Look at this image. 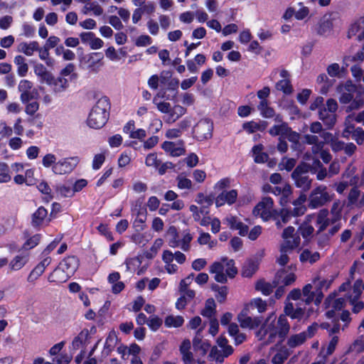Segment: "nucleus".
Instances as JSON below:
<instances>
[{
    "instance_id": "29",
    "label": "nucleus",
    "mask_w": 364,
    "mask_h": 364,
    "mask_svg": "<svg viewBox=\"0 0 364 364\" xmlns=\"http://www.w3.org/2000/svg\"><path fill=\"white\" fill-rule=\"evenodd\" d=\"M26 58L22 55H16L14 58V63L17 66V74L20 77H25L28 71V65Z\"/></svg>"
},
{
    "instance_id": "25",
    "label": "nucleus",
    "mask_w": 364,
    "mask_h": 364,
    "mask_svg": "<svg viewBox=\"0 0 364 364\" xmlns=\"http://www.w3.org/2000/svg\"><path fill=\"white\" fill-rule=\"evenodd\" d=\"M328 211L327 209H322L319 211L316 218V225H318L317 234L323 232L329 225V220L327 218Z\"/></svg>"
},
{
    "instance_id": "21",
    "label": "nucleus",
    "mask_w": 364,
    "mask_h": 364,
    "mask_svg": "<svg viewBox=\"0 0 364 364\" xmlns=\"http://www.w3.org/2000/svg\"><path fill=\"white\" fill-rule=\"evenodd\" d=\"M279 346L280 347L277 352L272 358L271 362L272 364H284L292 353L286 346H282L281 344Z\"/></svg>"
},
{
    "instance_id": "28",
    "label": "nucleus",
    "mask_w": 364,
    "mask_h": 364,
    "mask_svg": "<svg viewBox=\"0 0 364 364\" xmlns=\"http://www.w3.org/2000/svg\"><path fill=\"white\" fill-rule=\"evenodd\" d=\"M326 297L323 301V306L325 309H328L332 304V308L336 311L341 310L345 305L344 297Z\"/></svg>"
},
{
    "instance_id": "51",
    "label": "nucleus",
    "mask_w": 364,
    "mask_h": 364,
    "mask_svg": "<svg viewBox=\"0 0 364 364\" xmlns=\"http://www.w3.org/2000/svg\"><path fill=\"white\" fill-rule=\"evenodd\" d=\"M140 350V347L136 343L132 344L128 349L124 348V349L122 350L120 348H118L119 353H122L123 356H124L126 351H127V353L132 355V357L138 356Z\"/></svg>"
},
{
    "instance_id": "60",
    "label": "nucleus",
    "mask_w": 364,
    "mask_h": 364,
    "mask_svg": "<svg viewBox=\"0 0 364 364\" xmlns=\"http://www.w3.org/2000/svg\"><path fill=\"white\" fill-rule=\"evenodd\" d=\"M33 87V82L28 80H21L18 86V90L21 93L31 91Z\"/></svg>"
},
{
    "instance_id": "57",
    "label": "nucleus",
    "mask_w": 364,
    "mask_h": 364,
    "mask_svg": "<svg viewBox=\"0 0 364 364\" xmlns=\"http://www.w3.org/2000/svg\"><path fill=\"white\" fill-rule=\"evenodd\" d=\"M162 324V320L158 316L151 317L148 321V326L154 331H157Z\"/></svg>"
},
{
    "instance_id": "23",
    "label": "nucleus",
    "mask_w": 364,
    "mask_h": 364,
    "mask_svg": "<svg viewBox=\"0 0 364 364\" xmlns=\"http://www.w3.org/2000/svg\"><path fill=\"white\" fill-rule=\"evenodd\" d=\"M313 283L315 286V289L310 296H324L323 290L326 291L330 287L332 280H320L319 279H316L313 281Z\"/></svg>"
},
{
    "instance_id": "12",
    "label": "nucleus",
    "mask_w": 364,
    "mask_h": 364,
    "mask_svg": "<svg viewBox=\"0 0 364 364\" xmlns=\"http://www.w3.org/2000/svg\"><path fill=\"white\" fill-rule=\"evenodd\" d=\"M301 297H287L288 301L285 303L284 306V316H289L291 319H298L301 320L304 315L305 313V309L301 307H296L294 308V304L289 301V300H297L300 299Z\"/></svg>"
},
{
    "instance_id": "33",
    "label": "nucleus",
    "mask_w": 364,
    "mask_h": 364,
    "mask_svg": "<svg viewBox=\"0 0 364 364\" xmlns=\"http://www.w3.org/2000/svg\"><path fill=\"white\" fill-rule=\"evenodd\" d=\"M39 49V44L37 41H31L29 43L23 42L19 44L18 50L27 56H31L33 52Z\"/></svg>"
},
{
    "instance_id": "42",
    "label": "nucleus",
    "mask_w": 364,
    "mask_h": 364,
    "mask_svg": "<svg viewBox=\"0 0 364 364\" xmlns=\"http://www.w3.org/2000/svg\"><path fill=\"white\" fill-rule=\"evenodd\" d=\"M103 54L102 53H92L85 56H83L82 58L85 59V63H90L89 68L94 67L97 63H98L102 58Z\"/></svg>"
},
{
    "instance_id": "53",
    "label": "nucleus",
    "mask_w": 364,
    "mask_h": 364,
    "mask_svg": "<svg viewBox=\"0 0 364 364\" xmlns=\"http://www.w3.org/2000/svg\"><path fill=\"white\" fill-rule=\"evenodd\" d=\"M282 160H285V162L279 164L280 170L285 169L287 171H291L296 165V160L293 158L287 159L284 157Z\"/></svg>"
},
{
    "instance_id": "54",
    "label": "nucleus",
    "mask_w": 364,
    "mask_h": 364,
    "mask_svg": "<svg viewBox=\"0 0 364 364\" xmlns=\"http://www.w3.org/2000/svg\"><path fill=\"white\" fill-rule=\"evenodd\" d=\"M44 270L45 268L43 267L42 265H40L38 264L28 275V280L29 282H33L36 280L38 277H40L43 273Z\"/></svg>"
},
{
    "instance_id": "18",
    "label": "nucleus",
    "mask_w": 364,
    "mask_h": 364,
    "mask_svg": "<svg viewBox=\"0 0 364 364\" xmlns=\"http://www.w3.org/2000/svg\"><path fill=\"white\" fill-rule=\"evenodd\" d=\"M224 265L220 262H214L210 267L209 272L210 274H215V280L219 283H225L227 282V276L224 274Z\"/></svg>"
},
{
    "instance_id": "19",
    "label": "nucleus",
    "mask_w": 364,
    "mask_h": 364,
    "mask_svg": "<svg viewBox=\"0 0 364 364\" xmlns=\"http://www.w3.org/2000/svg\"><path fill=\"white\" fill-rule=\"evenodd\" d=\"M232 318V314L229 313V321ZM229 336L233 337L235 345L238 346L242 343L246 339V335L240 333L238 326L235 323L229 322Z\"/></svg>"
},
{
    "instance_id": "45",
    "label": "nucleus",
    "mask_w": 364,
    "mask_h": 364,
    "mask_svg": "<svg viewBox=\"0 0 364 364\" xmlns=\"http://www.w3.org/2000/svg\"><path fill=\"white\" fill-rule=\"evenodd\" d=\"M92 11L95 16H100L103 13L102 8L96 1L87 3L84 7L83 13L87 14V11Z\"/></svg>"
},
{
    "instance_id": "49",
    "label": "nucleus",
    "mask_w": 364,
    "mask_h": 364,
    "mask_svg": "<svg viewBox=\"0 0 364 364\" xmlns=\"http://www.w3.org/2000/svg\"><path fill=\"white\" fill-rule=\"evenodd\" d=\"M287 132V124L284 123L281 125H274L269 130V133L272 136H278L284 134Z\"/></svg>"
},
{
    "instance_id": "24",
    "label": "nucleus",
    "mask_w": 364,
    "mask_h": 364,
    "mask_svg": "<svg viewBox=\"0 0 364 364\" xmlns=\"http://www.w3.org/2000/svg\"><path fill=\"white\" fill-rule=\"evenodd\" d=\"M306 334L304 333H299L293 334L289 337L287 341V347L292 349L303 345L306 342Z\"/></svg>"
},
{
    "instance_id": "32",
    "label": "nucleus",
    "mask_w": 364,
    "mask_h": 364,
    "mask_svg": "<svg viewBox=\"0 0 364 364\" xmlns=\"http://www.w3.org/2000/svg\"><path fill=\"white\" fill-rule=\"evenodd\" d=\"M258 269V264L252 259L248 260L242 267V276L243 277H251Z\"/></svg>"
},
{
    "instance_id": "22",
    "label": "nucleus",
    "mask_w": 364,
    "mask_h": 364,
    "mask_svg": "<svg viewBox=\"0 0 364 364\" xmlns=\"http://www.w3.org/2000/svg\"><path fill=\"white\" fill-rule=\"evenodd\" d=\"M229 228L232 230H238V234L242 237L246 236L249 230L248 225L243 223L235 216L229 218Z\"/></svg>"
},
{
    "instance_id": "38",
    "label": "nucleus",
    "mask_w": 364,
    "mask_h": 364,
    "mask_svg": "<svg viewBox=\"0 0 364 364\" xmlns=\"http://www.w3.org/2000/svg\"><path fill=\"white\" fill-rule=\"evenodd\" d=\"M245 306H248L250 310L256 308L258 312L262 313L267 310V304L260 297H257L252 299L250 304H246Z\"/></svg>"
},
{
    "instance_id": "9",
    "label": "nucleus",
    "mask_w": 364,
    "mask_h": 364,
    "mask_svg": "<svg viewBox=\"0 0 364 364\" xmlns=\"http://www.w3.org/2000/svg\"><path fill=\"white\" fill-rule=\"evenodd\" d=\"M80 162L78 156H73L59 161L53 166V171L55 174H65L70 173Z\"/></svg>"
},
{
    "instance_id": "10",
    "label": "nucleus",
    "mask_w": 364,
    "mask_h": 364,
    "mask_svg": "<svg viewBox=\"0 0 364 364\" xmlns=\"http://www.w3.org/2000/svg\"><path fill=\"white\" fill-rule=\"evenodd\" d=\"M133 213L136 214V218L133 223V226L136 231H142L144 229V225L146 220V208L142 206V202L138 200L134 207L132 208Z\"/></svg>"
},
{
    "instance_id": "31",
    "label": "nucleus",
    "mask_w": 364,
    "mask_h": 364,
    "mask_svg": "<svg viewBox=\"0 0 364 364\" xmlns=\"http://www.w3.org/2000/svg\"><path fill=\"white\" fill-rule=\"evenodd\" d=\"M215 303L213 298H209L206 302L203 309L200 311V314L210 319L215 318Z\"/></svg>"
},
{
    "instance_id": "59",
    "label": "nucleus",
    "mask_w": 364,
    "mask_h": 364,
    "mask_svg": "<svg viewBox=\"0 0 364 364\" xmlns=\"http://www.w3.org/2000/svg\"><path fill=\"white\" fill-rule=\"evenodd\" d=\"M350 299V303L353 305L352 311L353 313H359L364 308V303L361 301H358L360 297H348Z\"/></svg>"
},
{
    "instance_id": "40",
    "label": "nucleus",
    "mask_w": 364,
    "mask_h": 364,
    "mask_svg": "<svg viewBox=\"0 0 364 364\" xmlns=\"http://www.w3.org/2000/svg\"><path fill=\"white\" fill-rule=\"evenodd\" d=\"M364 23V17H360L359 19L352 23L348 30L347 37L350 39L355 36L360 30L361 25Z\"/></svg>"
},
{
    "instance_id": "62",
    "label": "nucleus",
    "mask_w": 364,
    "mask_h": 364,
    "mask_svg": "<svg viewBox=\"0 0 364 364\" xmlns=\"http://www.w3.org/2000/svg\"><path fill=\"white\" fill-rule=\"evenodd\" d=\"M261 233H262V227L259 225H256V226H254L250 230V232L248 231V233L247 235L248 236V238L250 240L255 241L259 237V236L261 235Z\"/></svg>"
},
{
    "instance_id": "41",
    "label": "nucleus",
    "mask_w": 364,
    "mask_h": 364,
    "mask_svg": "<svg viewBox=\"0 0 364 364\" xmlns=\"http://www.w3.org/2000/svg\"><path fill=\"white\" fill-rule=\"evenodd\" d=\"M27 262V258L25 256L17 255L10 262L9 267L11 270H19Z\"/></svg>"
},
{
    "instance_id": "16",
    "label": "nucleus",
    "mask_w": 364,
    "mask_h": 364,
    "mask_svg": "<svg viewBox=\"0 0 364 364\" xmlns=\"http://www.w3.org/2000/svg\"><path fill=\"white\" fill-rule=\"evenodd\" d=\"M276 327L277 328L279 338V341L277 342L276 346H279L285 340L290 330V325L287 317L284 315L279 316L277 321V326Z\"/></svg>"
},
{
    "instance_id": "7",
    "label": "nucleus",
    "mask_w": 364,
    "mask_h": 364,
    "mask_svg": "<svg viewBox=\"0 0 364 364\" xmlns=\"http://www.w3.org/2000/svg\"><path fill=\"white\" fill-rule=\"evenodd\" d=\"M248 306H244L241 312L237 316V320L240 326L242 328L255 329L262 326L263 318L262 316H255L252 318L250 315Z\"/></svg>"
},
{
    "instance_id": "27",
    "label": "nucleus",
    "mask_w": 364,
    "mask_h": 364,
    "mask_svg": "<svg viewBox=\"0 0 364 364\" xmlns=\"http://www.w3.org/2000/svg\"><path fill=\"white\" fill-rule=\"evenodd\" d=\"M34 73L38 76L41 83L48 81L49 79H51V75H53L41 63H38L34 65Z\"/></svg>"
},
{
    "instance_id": "17",
    "label": "nucleus",
    "mask_w": 364,
    "mask_h": 364,
    "mask_svg": "<svg viewBox=\"0 0 364 364\" xmlns=\"http://www.w3.org/2000/svg\"><path fill=\"white\" fill-rule=\"evenodd\" d=\"M278 285L279 281L276 279L272 283L266 282L264 279H260L255 283V289L261 291L264 296H269Z\"/></svg>"
},
{
    "instance_id": "52",
    "label": "nucleus",
    "mask_w": 364,
    "mask_h": 364,
    "mask_svg": "<svg viewBox=\"0 0 364 364\" xmlns=\"http://www.w3.org/2000/svg\"><path fill=\"white\" fill-rule=\"evenodd\" d=\"M299 231L300 232V234L303 238L307 239L313 234L314 228L311 225L303 224L299 226Z\"/></svg>"
},
{
    "instance_id": "50",
    "label": "nucleus",
    "mask_w": 364,
    "mask_h": 364,
    "mask_svg": "<svg viewBox=\"0 0 364 364\" xmlns=\"http://www.w3.org/2000/svg\"><path fill=\"white\" fill-rule=\"evenodd\" d=\"M339 338L337 336H333L327 345L325 356H329L333 353L338 345Z\"/></svg>"
},
{
    "instance_id": "46",
    "label": "nucleus",
    "mask_w": 364,
    "mask_h": 364,
    "mask_svg": "<svg viewBox=\"0 0 364 364\" xmlns=\"http://www.w3.org/2000/svg\"><path fill=\"white\" fill-rule=\"evenodd\" d=\"M41 238V234H36L29 237L23 245L22 249L28 250L35 247L38 245Z\"/></svg>"
},
{
    "instance_id": "11",
    "label": "nucleus",
    "mask_w": 364,
    "mask_h": 364,
    "mask_svg": "<svg viewBox=\"0 0 364 364\" xmlns=\"http://www.w3.org/2000/svg\"><path fill=\"white\" fill-rule=\"evenodd\" d=\"M203 328L204 327H201L197 331L196 335L193 340L194 350L197 354L201 356L205 355L210 347L209 343L203 340L202 332Z\"/></svg>"
},
{
    "instance_id": "26",
    "label": "nucleus",
    "mask_w": 364,
    "mask_h": 364,
    "mask_svg": "<svg viewBox=\"0 0 364 364\" xmlns=\"http://www.w3.org/2000/svg\"><path fill=\"white\" fill-rule=\"evenodd\" d=\"M48 215L47 210L43 207H39L33 214L31 216V225L33 227H38L41 225L45 218Z\"/></svg>"
},
{
    "instance_id": "48",
    "label": "nucleus",
    "mask_w": 364,
    "mask_h": 364,
    "mask_svg": "<svg viewBox=\"0 0 364 364\" xmlns=\"http://www.w3.org/2000/svg\"><path fill=\"white\" fill-rule=\"evenodd\" d=\"M190 283V277L182 279L180 282L179 290L181 294H186V296H195L194 291L188 290V286Z\"/></svg>"
},
{
    "instance_id": "6",
    "label": "nucleus",
    "mask_w": 364,
    "mask_h": 364,
    "mask_svg": "<svg viewBox=\"0 0 364 364\" xmlns=\"http://www.w3.org/2000/svg\"><path fill=\"white\" fill-rule=\"evenodd\" d=\"M213 130V122L209 119H202L193 128V134L198 141H203L212 137Z\"/></svg>"
},
{
    "instance_id": "36",
    "label": "nucleus",
    "mask_w": 364,
    "mask_h": 364,
    "mask_svg": "<svg viewBox=\"0 0 364 364\" xmlns=\"http://www.w3.org/2000/svg\"><path fill=\"white\" fill-rule=\"evenodd\" d=\"M186 112V109L181 105H175L171 109L170 115L167 119L168 122H174Z\"/></svg>"
},
{
    "instance_id": "37",
    "label": "nucleus",
    "mask_w": 364,
    "mask_h": 364,
    "mask_svg": "<svg viewBox=\"0 0 364 364\" xmlns=\"http://www.w3.org/2000/svg\"><path fill=\"white\" fill-rule=\"evenodd\" d=\"M184 323V319L181 316L170 315L166 316L164 321V324L168 328H178L181 326Z\"/></svg>"
},
{
    "instance_id": "13",
    "label": "nucleus",
    "mask_w": 364,
    "mask_h": 364,
    "mask_svg": "<svg viewBox=\"0 0 364 364\" xmlns=\"http://www.w3.org/2000/svg\"><path fill=\"white\" fill-rule=\"evenodd\" d=\"M79 266V259L76 256H69L63 259L58 267L57 270H62L67 275L73 274L77 269Z\"/></svg>"
},
{
    "instance_id": "43",
    "label": "nucleus",
    "mask_w": 364,
    "mask_h": 364,
    "mask_svg": "<svg viewBox=\"0 0 364 364\" xmlns=\"http://www.w3.org/2000/svg\"><path fill=\"white\" fill-rule=\"evenodd\" d=\"M166 84H167L168 90L171 91L173 92V94L171 95H168L167 96L164 95L162 97L166 98V100H173L177 94V90H178V85H179V80L176 78H172L168 82H166Z\"/></svg>"
},
{
    "instance_id": "5",
    "label": "nucleus",
    "mask_w": 364,
    "mask_h": 364,
    "mask_svg": "<svg viewBox=\"0 0 364 364\" xmlns=\"http://www.w3.org/2000/svg\"><path fill=\"white\" fill-rule=\"evenodd\" d=\"M269 318L262 324L260 328L256 332V337L259 341H264L265 345L274 343L278 336L277 328L274 322L267 324Z\"/></svg>"
},
{
    "instance_id": "63",
    "label": "nucleus",
    "mask_w": 364,
    "mask_h": 364,
    "mask_svg": "<svg viewBox=\"0 0 364 364\" xmlns=\"http://www.w3.org/2000/svg\"><path fill=\"white\" fill-rule=\"evenodd\" d=\"M25 105V112L28 115H33L39 109V104L36 101L28 102Z\"/></svg>"
},
{
    "instance_id": "61",
    "label": "nucleus",
    "mask_w": 364,
    "mask_h": 364,
    "mask_svg": "<svg viewBox=\"0 0 364 364\" xmlns=\"http://www.w3.org/2000/svg\"><path fill=\"white\" fill-rule=\"evenodd\" d=\"M352 138L358 145L364 144V129L360 127L356 128V131Z\"/></svg>"
},
{
    "instance_id": "64",
    "label": "nucleus",
    "mask_w": 364,
    "mask_h": 364,
    "mask_svg": "<svg viewBox=\"0 0 364 364\" xmlns=\"http://www.w3.org/2000/svg\"><path fill=\"white\" fill-rule=\"evenodd\" d=\"M72 355L64 353L60 354V356L53 358V361L55 362L57 364H68L72 360Z\"/></svg>"
},
{
    "instance_id": "44",
    "label": "nucleus",
    "mask_w": 364,
    "mask_h": 364,
    "mask_svg": "<svg viewBox=\"0 0 364 364\" xmlns=\"http://www.w3.org/2000/svg\"><path fill=\"white\" fill-rule=\"evenodd\" d=\"M333 28V23L331 20H323L319 22L317 28V33L323 36L329 33Z\"/></svg>"
},
{
    "instance_id": "35",
    "label": "nucleus",
    "mask_w": 364,
    "mask_h": 364,
    "mask_svg": "<svg viewBox=\"0 0 364 364\" xmlns=\"http://www.w3.org/2000/svg\"><path fill=\"white\" fill-rule=\"evenodd\" d=\"M275 88L279 91H282L286 95H291L294 91L290 79L279 80L275 85Z\"/></svg>"
},
{
    "instance_id": "2",
    "label": "nucleus",
    "mask_w": 364,
    "mask_h": 364,
    "mask_svg": "<svg viewBox=\"0 0 364 364\" xmlns=\"http://www.w3.org/2000/svg\"><path fill=\"white\" fill-rule=\"evenodd\" d=\"M274 201L271 197H264L253 209V214L260 216L263 220L267 221L270 219L276 220L277 228L282 227L279 220V213L277 210L273 209Z\"/></svg>"
},
{
    "instance_id": "58",
    "label": "nucleus",
    "mask_w": 364,
    "mask_h": 364,
    "mask_svg": "<svg viewBox=\"0 0 364 364\" xmlns=\"http://www.w3.org/2000/svg\"><path fill=\"white\" fill-rule=\"evenodd\" d=\"M311 93V90L309 89H303L301 92H299L296 96L298 102L301 105H305L308 101Z\"/></svg>"
},
{
    "instance_id": "15",
    "label": "nucleus",
    "mask_w": 364,
    "mask_h": 364,
    "mask_svg": "<svg viewBox=\"0 0 364 364\" xmlns=\"http://www.w3.org/2000/svg\"><path fill=\"white\" fill-rule=\"evenodd\" d=\"M44 83L50 86L55 94L65 92L69 86L68 80L66 78L62 76L55 77L53 75H51V79Z\"/></svg>"
},
{
    "instance_id": "34",
    "label": "nucleus",
    "mask_w": 364,
    "mask_h": 364,
    "mask_svg": "<svg viewBox=\"0 0 364 364\" xmlns=\"http://www.w3.org/2000/svg\"><path fill=\"white\" fill-rule=\"evenodd\" d=\"M90 333L87 329H83L80 333L74 338L72 342V348L73 350H77L80 346L85 344L88 339Z\"/></svg>"
},
{
    "instance_id": "3",
    "label": "nucleus",
    "mask_w": 364,
    "mask_h": 364,
    "mask_svg": "<svg viewBox=\"0 0 364 364\" xmlns=\"http://www.w3.org/2000/svg\"><path fill=\"white\" fill-rule=\"evenodd\" d=\"M312 171L310 164L301 162L292 171L291 176L296 188L303 192H307L311 188L312 179L309 178V173Z\"/></svg>"
},
{
    "instance_id": "8",
    "label": "nucleus",
    "mask_w": 364,
    "mask_h": 364,
    "mask_svg": "<svg viewBox=\"0 0 364 364\" xmlns=\"http://www.w3.org/2000/svg\"><path fill=\"white\" fill-rule=\"evenodd\" d=\"M218 346L212 348L209 357L212 360H215L218 363L224 361V358L228 357V340L224 335H221L217 339Z\"/></svg>"
},
{
    "instance_id": "55",
    "label": "nucleus",
    "mask_w": 364,
    "mask_h": 364,
    "mask_svg": "<svg viewBox=\"0 0 364 364\" xmlns=\"http://www.w3.org/2000/svg\"><path fill=\"white\" fill-rule=\"evenodd\" d=\"M152 43V38L148 35H141L139 36L136 41L135 45L138 47L146 46Z\"/></svg>"
},
{
    "instance_id": "14",
    "label": "nucleus",
    "mask_w": 364,
    "mask_h": 364,
    "mask_svg": "<svg viewBox=\"0 0 364 364\" xmlns=\"http://www.w3.org/2000/svg\"><path fill=\"white\" fill-rule=\"evenodd\" d=\"M228 178L221 179L214 187L215 191H221L218 196H215V200L217 207H220L228 202Z\"/></svg>"
},
{
    "instance_id": "47",
    "label": "nucleus",
    "mask_w": 364,
    "mask_h": 364,
    "mask_svg": "<svg viewBox=\"0 0 364 364\" xmlns=\"http://www.w3.org/2000/svg\"><path fill=\"white\" fill-rule=\"evenodd\" d=\"M38 97V91L36 89H33V90L21 93L20 95V100L23 104H27L30 101L37 99Z\"/></svg>"
},
{
    "instance_id": "30",
    "label": "nucleus",
    "mask_w": 364,
    "mask_h": 364,
    "mask_svg": "<svg viewBox=\"0 0 364 364\" xmlns=\"http://www.w3.org/2000/svg\"><path fill=\"white\" fill-rule=\"evenodd\" d=\"M257 109L261 116L264 118H272L275 115V111L273 107L269 106V101H260Z\"/></svg>"
},
{
    "instance_id": "39",
    "label": "nucleus",
    "mask_w": 364,
    "mask_h": 364,
    "mask_svg": "<svg viewBox=\"0 0 364 364\" xmlns=\"http://www.w3.org/2000/svg\"><path fill=\"white\" fill-rule=\"evenodd\" d=\"M167 235L171 237L168 240V245L173 248L179 247L181 241L178 240V233L175 226L169 227Z\"/></svg>"
},
{
    "instance_id": "56",
    "label": "nucleus",
    "mask_w": 364,
    "mask_h": 364,
    "mask_svg": "<svg viewBox=\"0 0 364 364\" xmlns=\"http://www.w3.org/2000/svg\"><path fill=\"white\" fill-rule=\"evenodd\" d=\"M105 161V156L103 154H97L95 155L92 161V168L94 170H98L101 168Z\"/></svg>"
},
{
    "instance_id": "4",
    "label": "nucleus",
    "mask_w": 364,
    "mask_h": 364,
    "mask_svg": "<svg viewBox=\"0 0 364 364\" xmlns=\"http://www.w3.org/2000/svg\"><path fill=\"white\" fill-rule=\"evenodd\" d=\"M326 186L320 185L311 191L309 196V207L315 209L321 207L331 200V196L326 191Z\"/></svg>"
},
{
    "instance_id": "1",
    "label": "nucleus",
    "mask_w": 364,
    "mask_h": 364,
    "mask_svg": "<svg viewBox=\"0 0 364 364\" xmlns=\"http://www.w3.org/2000/svg\"><path fill=\"white\" fill-rule=\"evenodd\" d=\"M111 108L108 97L103 96L92 107L87 119V125L93 129H100L107 122Z\"/></svg>"
},
{
    "instance_id": "20",
    "label": "nucleus",
    "mask_w": 364,
    "mask_h": 364,
    "mask_svg": "<svg viewBox=\"0 0 364 364\" xmlns=\"http://www.w3.org/2000/svg\"><path fill=\"white\" fill-rule=\"evenodd\" d=\"M268 122L259 120L256 122L253 120L242 124V129L248 134H253L257 131L264 132L267 127Z\"/></svg>"
}]
</instances>
